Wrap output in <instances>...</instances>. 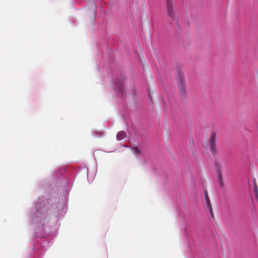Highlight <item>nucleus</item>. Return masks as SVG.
Returning a JSON list of instances; mask_svg holds the SVG:
<instances>
[{"label": "nucleus", "instance_id": "obj_1", "mask_svg": "<svg viewBox=\"0 0 258 258\" xmlns=\"http://www.w3.org/2000/svg\"><path fill=\"white\" fill-rule=\"evenodd\" d=\"M177 86L178 91L181 96H185L187 94V90L185 86V81L184 78L182 77H179L177 80Z\"/></svg>", "mask_w": 258, "mask_h": 258}, {"label": "nucleus", "instance_id": "obj_2", "mask_svg": "<svg viewBox=\"0 0 258 258\" xmlns=\"http://www.w3.org/2000/svg\"><path fill=\"white\" fill-rule=\"evenodd\" d=\"M209 145L211 152L213 156L217 155L216 136L215 132L212 133L209 139Z\"/></svg>", "mask_w": 258, "mask_h": 258}, {"label": "nucleus", "instance_id": "obj_3", "mask_svg": "<svg viewBox=\"0 0 258 258\" xmlns=\"http://www.w3.org/2000/svg\"><path fill=\"white\" fill-rule=\"evenodd\" d=\"M175 2V0L166 1V9L168 16L171 19L174 18V10Z\"/></svg>", "mask_w": 258, "mask_h": 258}, {"label": "nucleus", "instance_id": "obj_4", "mask_svg": "<svg viewBox=\"0 0 258 258\" xmlns=\"http://www.w3.org/2000/svg\"><path fill=\"white\" fill-rule=\"evenodd\" d=\"M125 80L124 77H122L120 80L116 81L115 83V90L120 95L123 92V82Z\"/></svg>", "mask_w": 258, "mask_h": 258}, {"label": "nucleus", "instance_id": "obj_5", "mask_svg": "<svg viewBox=\"0 0 258 258\" xmlns=\"http://www.w3.org/2000/svg\"><path fill=\"white\" fill-rule=\"evenodd\" d=\"M204 194H205V198L206 206L209 210V211L211 213L212 217L214 218V214H213V212L212 210V205H211L207 191H205Z\"/></svg>", "mask_w": 258, "mask_h": 258}, {"label": "nucleus", "instance_id": "obj_6", "mask_svg": "<svg viewBox=\"0 0 258 258\" xmlns=\"http://www.w3.org/2000/svg\"><path fill=\"white\" fill-rule=\"evenodd\" d=\"M126 137V135L125 132L124 131H120L117 133L116 135V139L117 140L119 141L124 139Z\"/></svg>", "mask_w": 258, "mask_h": 258}, {"label": "nucleus", "instance_id": "obj_7", "mask_svg": "<svg viewBox=\"0 0 258 258\" xmlns=\"http://www.w3.org/2000/svg\"><path fill=\"white\" fill-rule=\"evenodd\" d=\"M215 168H216V170H217L218 172L219 171H220L221 172V169H222V166L220 163H216Z\"/></svg>", "mask_w": 258, "mask_h": 258}, {"label": "nucleus", "instance_id": "obj_8", "mask_svg": "<svg viewBox=\"0 0 258 258\" xmlns=\"http://www.w3.org/2000/svg\"><path fill=\"white\" fill-rule=\"evenodd\" d=\"M218 179L219 180V182L221 183V184H223L222 183V174H221V173L219 171L218 172Z\"/></svg>", "mask_w": 258, "mask_h": 258}, {"label": "nucleus", "instance_id": "obj_9", "mask_svg": "<svg viewBox=\"0 0 258 258\" xmlns=\"http://www.w3.org/2000/svg\"><path fill=\"white\" fill-rule=\"evenodd\" d=\"M134 151L136 155H140L141 151L138 149L137 147L134 148Z\"/></svg>", "mask_w": 258, "mask_h": 258}, {"label": "nucleus", "instance_id": "obj_10", "mask_svg": "<svg viewBox=\"0 0 258 258\" xmlns=\"http://www.w3.org/2000/svg\"><path fill=\"white\" fill-rule=\"evenodd\" d=\"M253 191L254 192L258 191V187H257L256 183L255 182V181H254V184H253Z\"/></svg>", "mask_w": 258, "mask_h": 258}, {"label": "nucleus", "instance_id": "obj_11", "mask_svg": "<svg viewBox=\"0 0 258 258\" xmlns=\"http://www.w3.org/2000/svg\"><path fill=\"white\" fill-rule=\"evenodd\" d=\"M254 192L256 198H258V191Z\"/></svg>", "mask_w": 258, "mask_h": 258}]
</instances>
